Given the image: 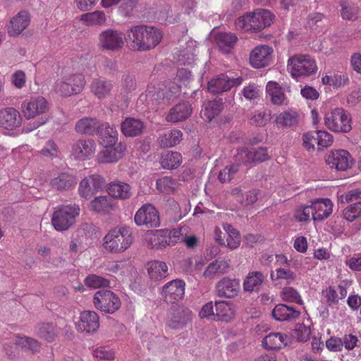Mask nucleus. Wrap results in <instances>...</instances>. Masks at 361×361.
Masks as SVG:
<instances>
[{"instance_id":"nucleus-45","label":"nucleus","mask_w":361,"mask_h":361,"mask_svg":"<svg viewBox=\"0 0 361 361\" xmlns=\"http://www.w3.org/2000/svg\"><path fill=\"white\" fill-rule=\"evenodd\" d=\"M223 228L227 235L225 246H227L231 250L238 248L241 242L238 231L229 224H224Z\"/></svg>"},{"instance_id":"nucleus-15","label":"nucleus","mask_w":361,"mask_h":361,"mask_svg":"<svg viewBox=\"0 0 361 361\" xmlns=\"http://www.w3.org/2000/svg\"><path fill=\"white\" fill-rule=\"evenodd\" d=\"M185 283L183 280H173L162 289L161 295L168 303H175L183 298Z\"/></svg>"},{"instance_id":"nucleus-33","label":"nucleus","mask_w":361,"mask_h":361,"mask_svg":"<svg viewBox=\"0 0 361 361\" xmlns=\"http://www.w3.org/2000/svg\"><path fill=\"white\" fill-rule=\"evenodd\" d=\"M191 114L190 105L188 103H179L172 108L166 117L169 122L177 123L186 119Z\"/></svg>"},{"instance_id":"nucleus-26","label":"nucleus","mask_w":361,"mask_h":361,"mask_svg":"<svg viewBox=\"0 0 361 361\" xmlns=\"http://www.w3.org/2000/svg\"><path fill=\"white\" fill-rule=\"evenodd\" d=\"M223 109V99L216 97L212 100L204 102L200 116L206 121H211L215 116L219 115Z\"/></svg>"},{"instance_id":"nucleus-47","label":"nucleus","mask_w":361,"mask_h":361,"mask_svg":"<svg viewBox=\"0 0 361 361\" xmlns=\"http://www.w3.org/2000/svg\"><path fill=\"white\" fill-rule=\"evenodd\" d=\"M14 343L21 348H27L33 353L39 351L41 348V344L37 340L27 336H16Z\"/></svg>"},{"instance_id":"nucleus-6","label":"nucleus","mask_w":361,"mask_h":361,"mask_svg":"<svg viewBox=\"0 0 361 361\" xmlns=\"http://www.w3.org/2000/svg\"><path fill=\"white\" fill-rule=\"evenodd\" d=\"M324 123L331 130L336 133H347L351 128V117L342 108H335L327 113L324 117Z\"/></svg>"},{"instance_id":"nucleus-60","label":"nucleus","mask_w":361,"mask_h":361,"mask_svg":"<svg viewBox=\"0 0 361 361\" xmlns=\"http://www.w3.org/2000/svg\"><path fill=\"white\" fill-rule=\"evenodd\" d=\"M343 347L348 350H353L360 346V340L356 335L349 334L342 337Z\"/></svg>"},{"instance_id":"nucleus-8","label":"nucleus","mask_w":361,"mask_h":361,"mask_svg":"<svg viewBox=\"0 0 361 361\" xmlns=\"http://www.w3.org/2000/svg\"><path fill=\"white\" fill-rule=\"evenodd\" d=\"M126 35L114 29L102 31L99 35V46L105 50L118 51L124 44Z\"/></svg>"},{"instance_id":"nucleus-42","label":"nucleus","mask_w":361,"mask_h":361,"mask_svg":"<svg viewBox=\"0 0 361 361\" xmlns=\"http://www.w3.org/2000/svg\"><path fill=\"white\" fill-rule=\"evenodd\" d=\"M182 162V156L177 152H166L161 155L160 164L164 169H174Z\"/></svg>"},{"instance_id":"nucleus-24","label":"nucleus","mask_w":361,"mask_h":361,"mask_svg":"<svg viewBox=\"0 0 361 361\" xmlns=\"http://www.w3.org/2000/svg\"><path fill=\"white\" fill-rule=\"evenodd\" d=\"M313 220L322 221L330 216L333 211V203L329 199H318L312 204Z\"/></svg>"},{"instance_id":"nucleus-57","label":"nucleus","mask_w":361,"mask_h":361,"mask_svg":"<svg viewBox=\"0 0 361 361\" xmlns=\"http://www.w3.org/2000/svg\"><path fill=\"white\" fill-rule=\"evenodd\" d=\"M360 199H361V189L360 188L352 189L338 195V201L341 203H348Z\"/></svg>"},{"instance_id":"nucleus-53","label":"nucleus","mask_w":361,"mask_h":361,"mask_svg":"<svg viewBox=\"0 0 361 361\" xmlns=\"http://www.w3.org/2000/svg\"><path fill=\"white\" fill-rule=\"evenodd\" d=\"M361 216V201L350 204L343 210V217L352 222Z\"/></svg>"},{"instance_id":"nucleus-49","label":"nucleus","mask_w":361,"mask_h":361,"mask_svg":"<svg viewBox=\"0 0 361 361\" xmlns=\"http://www.w3.org/2000/svg\"><path fill=\"white\" fill-rule=\"evenodd\" d=\"M341 6L343 18L350 20H355L357 18L359 8L356 5L345 1L341 3Z\"/></svg>"},{"instance_id":"nucleus-38","label":"nucleus","mask_w":361,"mask_h":361,"mask_svg":"<svg viewBox=\"0 0 361 361\" xmlns=\"http://www.w3.org/2000/svg\"><path fill=\"white\" fill-rule=\"evenodd\" d=\"M183 133L180 130L173 129L161 134L158 142L161 147H171L179 144L182 140Z\"/></svg>"},{"instance_id":"nucleus-18","label":"nucleus","mask_w":361,"mask_h":361,"mask_svg":"<svg viewBox=\"0 0 361 361\" xmlns=\"http://www.w3.org/2000/svg\"><path fill=\"white\" fill-rule=\"evenodd\" d=\"M99 326L98 314L90 310L82 312L78 322L75 323V328L78 331L88 334L95 332Z\"/></svg>"},{"instance_id":"nucleus-46","label":"nucleus","mask_w":361,"mask_h":361,"mask_svg":"<svg viewBox=\"0 0 361 361\" xmlns=\"http://www.w3.org/2000/svg\"><path fill=\"white\" fill-rule=\"evenodd\" d=\"M111 207V200L107 196L97 197L90 202V209L98 213L107 212Z\"/></svg>"},{"instance_id":"nucleus-23","label":"nucleus","mask_w":361,"mask_h":361,"mask_svg":"<svg viewBox=\"0 0 361 361\" xmlns=\"http://www.w3.org/2000/svg\"><path fill=\"white\" fill-rule=\"evenodd\" d=\"M271 315L276 321L292 322L299 317L300 312L296 310L293 306L278 304L273 309Z\"/></svg>"},{"instance_id":"nucleus-64","label":"nucleus","mask_w":361,"mask_h":361,"mask_svg":"<svg viewBox=\"0 0 361 361\" xmlns=\"http://www.w3.org/2000/svg\"><path fill=\"white\" fill-rule=\"evenodd\" d=\"M270 119V113L267 114L265 111H258L255 113L252 118V121L255 124L263 126Z\"/></svg>"},{"instance_id":"nucleus-63","label":"nucleus","mask_w":361,"mask_h":361,"mask_svg":"<svg viewBox=\"0 0 361 361\" xmlns=\"http://www.w3.org/2000/svg\"><path fill=\"white\" fill-rule=\"evenodd\" d=\"M317 135V130L308 132L303 135V145L307 150L314 149L315 145H317V139H316V137H318Z\"/></svg>"},{"instance_id":"nucleus-40","label":"nucleus","mask_w":361,"mask_h":361,"mask_svg":"<svg viewBox=\"0 0 361 361\" xmlns=\"http://www.w3.org/2000/svg\"><path fill=\"white\" fill-rule=\"evenodd\" d=\"M97 133L102 137V145L118 144V132L114 126H110L109 123L99 125Z\"/></svg>"},{"instance_id":"nucleus-14","label":"nucleus","mask_w":361,"mask_h":361,"mask_svg":"<svg viewBox=\"0 0 361 361\" xmlns=\"http://www.w3.org/2000/svg\"><path fill=\"white\" fill-rule=\"evenodd\" d=\"M273 49L267 45L256 47L250 54V63L255 68H261L270 64Z\"/></svg>"},{"instance_id":"nucleus-2","label":"nucleus","mask_w":361,"mask_h":361,"mask_svg":"<svg viewBox=\"0 0 361 361\" xmlns=\"http://www.w3.org/2000/svg\"><path fill=\"white\" fill-rule=\"evenodd\" d=\"M274 15L269 10L257 8L247 12L237 18L235 26L237 30L244 32H257L269 27L274 21Z\"/></svg>"},{"instance_id":"nucleus-17","label":"nucleus","mask_w":361,"mask_h":361,"mask_svg":"<svg viewBox=\"0 0 361 361\" xmlns=\"http://www.w3.org/2000/svg\"><path fill=\"white\" fill-rule=\"evenodd\" d=\"M243 77L233 78L221 73L208 82V90L215 88L216 90H230L238 87L243 82Z\"/></svg>"},{"instance_id":"nucleus-12","label":"nucleus","mask_w":361,"mask_h":361,"mask_svg":"<svg viewBox=\"0 0 361 361\" xmlns=\"http://www.w3.org/2000/svg\"><path fill=\"white\" fill-rule=\"evenodd\" d=\"M268 159L269 155L265 147H251L250 149L243 147L238 150L237 154L235 155V161L245 165L264 161Z\"/></svg>"},{"instance_id":"nucleus-55","label":"nucleus","mask_w":361,"mask_h":361,"mask_svg":"<svg viewBox=\"0 0 361 361\" xmlns=\"http://www.w3.org/2000/svg\"><path fill=\"white\" fill-rule=\"evenodd\" d=\"M283 300L297 304H302V300L298 292L292 287H286L281 292Z\"/></svg>"},{"instance_id":"nucleus-28","label":"nucleus","mask_w":361,"mask_h":361,"mask_svg":"<svg viewBox=\"0 0 361 361\" xmlns=\"http://www.w3.org/2000/svg\"><path fill=\"white\" fill-rule=\"evenodd\" d=\"M107 190L111 197L119 200L129 199L133 194L131 186L119 180L111 183Z\"/></svg>"},{"instance_id":"nucleus-62","label":"nucleus","mask_w":361,"mask_h":361,"mask_svg":"<svg viewBox=\"0 0 361 361\" xmlns=\"http://www.w3.org/2000/svg\"><path fill=\"white\" fill-rule=\"evenodd\" d=\"M313 210L312 206H306L296 210L295 216L299 221H307L310 217L313 219Z\"/></svg>"},{"instance_id":"nucleus-9","label":"nucleus","mask_w":361,"mask_h":361,"mask_svg":"<svg viewBox=\"0 0 361 361\" xmlns=\"http://www.w3.org/2000/svg\"><path fill=\"white\" fill-rule=\"evenodd\" d=\"M49 110V104L42 97L25 99L21 104V111L26 119H32L46 113Z\"/></svg>"},{"instance_id":"nucleus-52","label":"nucleus","mask_w":361,"mask_h":361,"mask_svg":"<svg viewBox=\"0 0 361 361\" xmlns=\"http://www.w3.org/2000/svg\"><path fill=\"white\" fill-rule=\"evenodd\" d=\"M85 284L92 288H99L108 287L109 286V281L102 276L90 274L85 278Z\"/></svg>"},{"instance_id":"nucleus-50","label":"nucleus","mask_w":361,"mask_h":361,"mask_svg":"<svg viewBox=\"0 0 361 361\" xmlns=\"http://www.w3.org/2000/svg\"><path fill=\"white\" fill-rule=\"evenodd\" d=\"M311 331L310 327L303 324H298L293 330L291 336L300 342L307 341L310 337Z\"/></svg>"},{"instance_id":"nucleus-35","label":"nucleus","mask_w":361,"mask_h":361,"mask_svg":"<svg viewBox=\"0 0 361 361\" xmlns=\"http://www.w3.org/2000/svg\"><path fill=\"white\" fill-rule=\"evenodd\" d=\"M52 188L58 190H66L73 188L76 184V180L73 176L68 173H59L56 177L51 180Z\"/></svg>"},{"instance_id":"nucleus-48","label":"nucleus","mask_w":361,"mask_h":361,"mask_svg":"<svg viewBox=\"0 0 361 361\" xmlns=\"http://www.w3.org/2000/svg\"><path fill=\"white\" fill-rule=\"evenodd\" d=\"M157 188L164 193L173 192L178 188L177 182L169 176H164L157 180Z\"/></svg>"},{"instance_id":"nucleus-51","label":"nucleus","mask_w":361,"mask_h":361,"mask_svg":"<svg viewBox=\"0 0 361 361\" xmlns=\"http://www.w3.org/2000/svg\"><path fill=\"white\" fill-rule=\"evenodd\" d=\"M68 82H64V85L61 87L64 90H76L77 89H83L85 87V78L81 74L73 75L69 79Z\"/></svg>"},{"instance_id":"nucleus-13","label":"nucleus","mask_w":361,"mask_h":361,"mask_svg":"<svg viewBox=\"0 0 361 361\" xmlns=\"http://www.w3.org/2000/svg\"><path fill=\"white\" fill-rule=\"evenodd\" d=\"M134 220L137 226L145 225L149 228L157 227L160 224L157 210L149 204L143 205L137 211Z\"/></svg>"},{"instance_id":"nucleus-20","label":"nucleus","mask_w":361,"mask_h":361,"mask_svg":"<svg viewBox=\"0 0 361 361\" xmlns=\"http://www.w3.org/2000/svg\"><path fill=\"white\" fill-rule=\"evenodd\" d=\"M96 151V143L94 140H79L72 147V155L76 159L84 160L92 157Z\"/></svg>"},{"instance_id":"nucleus-10","label":"nucleus","mask_w":361,"mask_h":361,"mask_svg":"<svg viewBox=\"0 0 361 361\" xmlns=\"http://www.w3.org/2000/svg\"><path fill=\"white\" fill-rule=\"evenodd\" d=\"M326 163L331 169L344 171L352 167L354 164L350 154L344 149L330 152L326 158Z\"/></svg>"},{"instance_id":"nucleus-29","label":"nucleus","mask_w":361,"mask_h":361,"mask_svg":"<svg viewBox=\"0 0 361 361\" xmlns=\"http://www.w3.org/2000/svg\"><path fill=\"white\" fill-rule=\"evenodd\" d=\"M146 268L149 277L152 281H160L168 274V266L162 261H150L146 264Z\"/></svg>"},{"instance_id":"nucleus-5","label":"nucleus","mask_w":361,"mask_h":361,"mask_svg":"<svg viewBox=\"0 0 361 361\" xmlns=\"http://www.w3.org/2000/svg\"><path fill=\"white\" fill-rule=\"evenodd\" d=\"M288 69L291 75L298 80L316 73L317 66L315 61L309 55L294 56L288 61Z\"/></svg>"},{"instance_id":"nucleus-41","label":"nucleus","mask_w":361,"mask_h":361,"mask_svg":"<svg viewBox=\"0 0 361 361\" xmlns=\"http://www.w3.org/2000/svg\"><path fill=\"white\" fill-rule=\"evenodd\" d=\"M216 43L222 52L228 54L235 45L238 37L231 32H221L216 36Z\"/></svg>"},{"instance_id":"nucleus-7","label":"nucleus","mask_w":361,"mask_h":361,"mask_svg":"<svg viewBox=\"0 0 361 361\" xmlns=\"http://www.w3.org/2000/svg\"><path fill=\"white\" fill-rule=\"evenodd\" d=\"M94 307L104 312L113 314L121 307V300L112 291L102 290L97 291L93 298Z\"/></svg>"},{"instance_id":"nucleus-21","label":"nucleus","mask_w":361,"mask_h":361,"mask_svg":"<svg viewBox=\"0 0 361 361\" xmlns=\"http://www.w3.org/2000/svg\"><path fill=\"white\" fill-rule=\"evenodd\" d=\"M240 290V282L236 279L224 278L216 285V292L218 296L227 298L235 297Z\"/></svg>"},{"instance_id":"nucleus-36","label":"nucleus","mask_w":361,"mask_h":361,"mask_svg":"<svg viewBox=\"0 0 361 361\" xmlns=\"http://www.w3.org/2000/svg\"><path fill=\"white\" fill-rule=\"evenodd\" d=\"M99 123L94 118L85 117L80 119L75 124V131L80 134L93 135L97 133Z\"/></svg>"},{"instance_id":"nucleus-3","label":"nucleus","mask_w":361,"mask_h":361,"mask_svg":"<svg viewBox=\"0 0 361 361\" xmlns=\"http://www.w3.org/2000/svg\"><path fill=\"white\" fill-rule=\"evenodd\" d=\"M133 238L129 228L117 227L111 230L104 238V247L110 252L118 253L126 250Z\"/></svg>"},{"instance_id":"nucleus-11","label":"nucleus","mask_w":361,"mask_h":361,"mask_svg":"<svg viewBox=\"0 0 361 361\" xmlns=\"http://www.w3.org/2000/svg\"><path fill=\"white\" fill-rule=\"evenodd\" d=\"M105 180L99 175H92L82 179L78 187V192L81 197L88 200L94 193L102 190L105 186Z\"/></svg>"},{"instance_id":"nucleus-25","label":"nucleus","mask_w":361,"mask_h":361,"mask_svg":"<svg viewBox=\"0 0 361 361\" xmlns=\"http://www.w3.org/2000/svg\"><path fill=\"white\" fill-rule=\"evenodd\" d=\"M121 129L126 136L135 137L143 133L145 125L140 119L128 117L121 123Z\"/></svg>"},{"instance_id":"nucleus-32","label":"nucleus","mask_w":361,"mask_h":361,"mask_svg":"<svg viewBox=\"0 0 361 361\" xmlns=\"http://www.w3.org/2000/svg\"><path fill=\"white\" fill-rule=\"evenodd\" d=\"M192 82L191 71L187 68H181L178 70L175 81L169 82V87H165L168 90H176L182 88H190Z\"/></svg>"},{"instance_id":"nucleus-19","label":"nucleus","mask_w":361,"mask_h":361,"mask_svg":"<svg viewBox=\"0 0 361 361\" xmlns=\"http://www.w3.org/2000/svg\"><path fill=\"white\" fill-rule=\"evenodd\" d=\"M103 145V149L97 155L98 161L100 163L117 162L123 157L126 149V146L121 143Z\"/></svg>"},{"instance_id":"nucleus-61","label":"nucleus","mask_w":361,"mask_h":361,"mask_svg":"<svg viewBox=\"0 0 361 361\" xmlns=\"http://www.w3.org/2000/svg\"><path fill=\"white\" fill-rule=\"evenodd\" d=\"M257 191L256 190H250L245 193H243L241 198H238V202L243 207L252 204L257 200Z\"/></svg>"},{"instance_id":"nucleus-39","label":"nucleus","mask_w":361,"mask_h":361,"mask_svg":"<svg viewBox=\"0 0 361 361\" xmlns=\"http://www.w3.org/2000/svg\"><path fill=\"white\" fill-rule=\"evenodd\" d=\"M298 121V115L293 110L283 111L275 117L274 123L279 128H288L296 126Z\"/></svg>"},{"instance_id":"nucleus-27","label":"nucleus","mask_w":361,"mask_h":361,"mask_svg":"<svg viewBox=\"0 0 361 361\" xmlns=\"http://www.w3.org/2000/svg\"><path fill=\"white\" fill-rule=\"evenodd\" d=\"M59 331L56 325L50 322H43L38 324L35 328V334L39 338L48 342H54Z\"/></svg>"},{"instance_id":"nucleus-43","label":"nucleus","mask_w":361,"mask_h":361,"mask_svg":"<svg viewBox=\"0 0 361 361\" xmlns=\"http://www.w3.org/2000/svg\"><path fill=\"white\" fill-rule=\"evenodd\" d=\"M165 230H157L147 235V243L152 248H163L169 245Z\"/></svg>"},{"instance_id":"nucleus-37","label":"nucleus","mask_w":361,"mask_h":361,"mask_svg":"<svg viewBox=\"0 0 361 361\" xmlns=\"http://www.w3.org/2000/svg\"><path fill=\"white\" fill-rule=\"evenodd\" d=\"M229 268V263L225 259H216L211 262L205 271L204 276L206 278H214L226 273Z\"/></svg>"},{"instance_id":"nucleus-1","label":"nucleus","mask_w":361,"mask_h":361,"mask_svg":"<svg viewBox=\"0 0 361 361\" xmlns=\"http://www.w3.org/2000/svg\"><path fill=\"white\" fill-rule=\"evenodd\" d=\"M162 35L154 27L143 24L132 26L126 34V41L130 49L142 51L154 49L160 42Z\"/></svg>"},{"instance_id":"nucleus-58","label":"nucleus","mask_w":361,"mask_h":361,"mask_svg":"<svg viewBox=\"0 0 361 361\" xmlns=\"http://www.w3.org/2000/svg\"><path fill=\"white\" fill-rule=\"evenodd\" d=\"M317 133H318V137H316V139H317L319 149L326 148L331 145L334 140L333 136L325 130H317Z\"/></svg>"},{"instance_id":"nucleus-16","label":"nucleus","mask_w":361,"mask_h":361,"mask_svg":"<svg viewBox=\"0 0 361 361\" xmlns=\"http://www.w3.org/2000/svg\"><path fill=\"white\" fill-rule=\"evenodd\" d=\"M192 312L187 307H173L168 314L169 326L175 329L183 328L190 320Z\"/></svg>"},{"instance_id":"nucleus-31","label":"nucleus","mask_w":361,"mask_h":361,"mask_svg":"<svg viewBox=\"0 0 361 361\" xmlns=\"http://www.w3.org/2000/svg\"><path fill=\"white\" fill-rule=\"evenodd\" d=\"M288 342V336L280 332L270 333L262 340L264 348L269 350L280 349L287 345Z\"/></svg>"},{"instance_id":"nucleus-44","label":"nucleus","mask_w":361,"mask_h":361,"mask_svg":"<svg viewBox=\"0 0 361 361\" xmlns=\"http://www.w3.org/2000/svg\"><path fill=\"white\" fill-rule=\"evenodd\" d=\"M264 280V276L260 271H253L248 274L243 283L245 291L252 292L259 289Z\"/></svg>"},{"instance_id":"nucleus-22","label":"nucleus","mask_w":361,"mask_h":361,"mask_svg":"<svg viewBox=\"0 0 361 361\" xmlns=\"http://www.w3.org/2000/svg\"><path fill=\"white\" fill-rule=\"evenodd\" d=\"M21 116L18 110L14 108H5L0 111V126L13 130L20 126Z\"/></svg>"},{"instance_id":"nucleus-59","label":"nucleus","mask_w":361,"mask_h":361,"mask_svg":"<svg viewBox=\"0 0 361 361\" xmlns=\"http://www.w3.org/2000/svg\"><path fill=\"white\" fill-rule=\"evenodd\" d=\"M238 171V165L232 164L230 166H227L219 172V176H218L219 180L221 183H228L233 178L234 174Z\"/></svg>"},{"instance_id":"nucleus-4","label":"nucleus","mask_w":361,"mask_h":361,"mask_svg":"<svg viewBox=\"0 0 361 361\" xmlns=\"http://www.w3.org/2000/svg\"><path fill=\"white\" fill-rule=\"evenodd\" d=\"M80 210L79 206L75 204L59 207L51 217L54 228L58 231L68 230L75 224Z\"/></svg>"},{"instance_id":"nucleus-30","label":"nucleus","mask_w":361,"mask_h":361,"mask_svg":"<svg viewBox=\"0 0 361 361\" xmlns=\"http://www.w3.org/2000/svg\"><path fill=\"white\" fill-rule=\"evenodd\" d=\"M30 23V16L25 11H20L11 20L8 33L11 36L18 35Z\"/></svg>"},{"instance_id":"nucleus-54","label":"nucleus","mask_w":361,"mask_h":361,"mask_svg":"<svg viewBox=\"0 0 361 361\" xmlns=\"http://www.w3.org/2000/svg\"><path fill=\"white\" fill-rule=\"evenodd\" d=\"M322 83L332 86L335 89L341 88L348 81L345 75H334L333 76L325 75L322 78Z\"/></svg>"},{"instance_id":"nucleus-56","label":"nucleus","mask_w":361,"mask_h":361,"mask_svg":"<svg viewBox=\"0 0 361 361\" xmlns=\"http://www.w3.org/2000/svg\"><path fill=\"white\" fill-rule=\"evenodd\" d=\"M81 20L87 22L90 24L98 25L104 23L106 18L103 11H97L82 15Z\"/></svg>"},{"instance_id":"nucleus-34","label":"nucleus","mask_w":361,"mask_h":361,"mask_svg":"<svg viewBox=\"0 0 361 361\" xmlns=\"http://www.w3.org/2000/svg\"><path fill=\"white\" fill-rule=\"evenodd\" d=\"M215 319L214 321L230 322L235 314L232 305L225 301L215 302Z\"/></svg>"}]
</instances>
